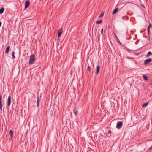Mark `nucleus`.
<instances>
[{
  "instance_id": "1",
  "label": "nucleus",
  "mask_w": 152,
  "mask_h": 152,
  "mask_svg": "<svg viewBox=\"0 0 152 152\" xmlns=\"http://www.w3.org/2000/svg\"><path fill=\"white\" fill-rule=\"evenodd\" d=\"M35 55L33 54L31 55L30 56L29 61V63L30 64H32L35 61Z\"/></svg>"
},
{
  "instance_id": "2",
  "label": "nucleus",
  "mask_w": 152,
  "mask_h": 152,
  "mask_svg": "<svg viewBox=\"0 0 152 152\" xmlns=\"http://www.w3.org/2000/svg\"><path fill=\"white\" fill-rule=\"evenodd\" d=\"M123 122L122 121H118L117 122L116 127L118 129H119L122 126Z\"/></svg>"
},
{
  "instance_id": "3",
  "label": "nucleus",
  "mask_w": 152,
  "mask_h": 152,
  "mask_svg": "<svg viewBox=\"0 0 152 152\" xmlns=\"http://www.w3.org/2000/svg\"><path fill=\"white\" fill-rule=\"evenodd\" d=\"M30 4V1L28 0H27L25 3V8L26 9L29 6Z\"/></svg>"
},
{
  "instance_id": "4",
  "label": "nucleus",
  "mask_w": 152,
  "mask_h": 152,
  "mask_svg": "<svg viewBox=\"0 0 152 152\" xmlns=\"http://www.w3.org/2000/svg\"><path fill=\"white\" fill-rule=\"evenodd\" d=\"M62 33V28H61L58 30V37L59 38L61 36Z\"/></svg>"
},
{
  "instance_id": "5",
  "label": "nucleus",
  "mask_w": 152,
  "mask_h": 152,
  "mask_svg": "<svg viewBox=\"0 0 152 152\" xmlns=\"http://www.w3.org/2000/svg\"><path fill=\"white\" fill-rule=\"evenodd\" d=\"M11 97L10 96H9L8 98V99L7 100V106L9 107L11 104Z\"/></svg>"
},
{
  "instance_id": "6",
  "label": "nucleus",
  "mask_w": 152,
  "mask_h": 152,
  "mask_svg": "<svg viewBox=\"0 0 152 152\" xmlns=\"http://www.w3.org/2000/svg\"><path fill=\"white\" fill-rule=\"evenodd\" d=\"M151 61H152V59L151 58H149V59H147L144 62V64H147L149 62Z\"/></svg>"
},
{
  "instance_id": "7",
  "label": "nucleus",
  "mask_w": 152,
  "mask_h": 152,
  "mask_svg": "<svg viewBox=\"0 0 152 152\" xmlns=\"http://www.w3.org/2000/svg\"><path fill=\"white\" fill-rule=\"evenodd\" d=\"M9 134L10 137V139H11L13 136V132L12 130H10V131Z\"/></svg>"
},
{
  "instance_id": "8",
  "label": "nucleus",
  "mask_w": 152,
  "mask_h": 152,
  "mask_svg": "<svg viewBox=\"0 0 152 152\" xmlns=\"http://www.w3.org/2000/svg\"><path fill=\"white\" fill-rule=\"evenodd\" d=\"M10 49V47L9 46H7L6 49L5 51V53L6 54H7L8 53V52H9V50Z\"/></svg>"
},
{
  "instance_id": "9",
  "label": "nucleus",
  "mask_w": 152,
  "mask_h": 152,
  "mask_svg": "<svg viewBox=\"0 0 152 152\" xmlns=\"http://www.w3.org/2000/svg\"><path fill=\"white\" fill-rule=\"evenodd\" d=\"M37 107H38L39 106V96L38 95H37Z\"/></svg>"
},
{
  "instance_id": "10",
  "label": "nucleus",
  "mask_w": 152,
  "mask_h": 152,
  "mask_svg": "<svg viewBox=\"0 0 152 152\" xmlns=\"http://www.w3.org/2000/svg\"><path fill=\"white\" fill-rule=\"evenodd\" d=\"M100 69V66L99 65H98L96 67V71L95 73L96 74H97L98 73L99 70Z\"/></svg>"
},
{
  "instance_id": "11",
  "label": "nucleus",
  "mask_w": 152,
  "mask_h": 152,
  "mask_svg": "<svg viewBox=\"0 0 152 152\" xmlns=\"http://www.w3.org/2000/svg\"><path fill=\"white\" fill-rule=\"evenodd\" d=\"M118 8H117L115 9L112 12L113 14H115L118 11Z\"/></svg>"
},
{
  "instance_id": "12",
  "label": "nucleus",
  "mask_w": 152,
  "mask_h": 152,
  "mask_svg": "<svg viewBox=\"0 0 152 152\" xmlns=\"http://www.w3.org/2000/svg\"><path fill=\"white\" fill-rule=\"evenodd\" d=\"M143 77L144 80H148V79L146 75H143Z\"/></svg>"
},
{
  "instance_id": "13",
  "label": "nucleus",
  "mask_w": 152,
  "mask_h": 152,
  "mask_svg": "<svg viewBox=\"0 0 152 152\" xmlns=\"http://www.w3.org/2000/svg\"><path fill=\"white\" fill-rule=\"evenodd\" d=\"M0 106H2V96L1 94H0Z\"/></svg>"
},
{
  "instance_id": "14",
  "label": "nucleus",
  "mask_w": 152,
  "mask_h": 152,
  "mask_svg": "<svg viewBox=\"0 0 152 152\" xmlns=\"http://www.w3.org/2000/svg\"><path fill=\"white\" fill-rule=\"evenodd\" d=\"M148 102H147L146 103L143 104L142 105V106L145 108L146 107L147 104H148Z\"/></svg>"
},
{
  "instance_id": "15",
  "label": "nucleus",
  "mask_w": 152,
  "mask_h": 152,
  "mask_svg": "<svg viewBox=\"0 0 152 152\" xmlns=\"http://www.w3.org/2000/svg\"><path fill=\"white\" fill-rule=\"evenodd\" d=\"M4 10V8H2L0 9V14H2V13Z\"/></svg>"
},
{
  "instance_id": "16",
  "label": "nucleus",
  "mask_w": 152,
  "mask_h": 152,
  "mask_svg": "<svg viewBox=\"0 0 152 152\" xmlns=\"http://www.w3.org/2000/svg\"><path fill=\"white\" fill-rule=\"evenodd\" d=\"M102 20H100L99 21H97L96 22V23L97 24H99L102 23Z\"/></svg>"
},
{
  "instance_id": "17",
  "label": "nucleus",
  "mask_w": 152,
  "mask_h": 152,
  "mask_svg": "<svg viewBox=\"0 0 152 152\" xmlns=\"http://www.w3.org/2000/svg\"><path fill=\"white\" fill-rule=\"evenodd\" d=\"M152 54V53L150 52L149 51L148 52V54L147 55V57H148L150 55H151Z\"/></svg>"
},
{
  "instance_id": "18",
  "label": "nucleus",
  "mask_w": 152,
  "mask_h": 152,
  "mask_svg": "<svg viewBox=\"0 0 152 152\" xmlns=\"http://www.w3.org/2000/svg\"><path fill=\"white\" fill-rule=\"evenodd\" d=\"M14 54H15V53L13 51V52H12V56L13 59L14 58H15V56H14Z\"/></svg>"
},
{
  "instance_id": "19",
  "label": "nucleus",
  "mask_w": 152,
  "mask_h": 152,
  "mask_svg": "<svg viewBox=\"0 0 152 152\" xmlns=\"http://www.w3.org/2000/svg\"><path fill=\"white\" fill-rule=\"evenodd\" d=\"M104 14V13L102 12L101 13V14H100V16H99V17L100 18V17H102L103 16Z\"/></svg>"
},
{
  "instance_id": "20",
  "label": "nucleus",
  "mask_w": 152,
  "mask_h": 152,
  "mask_svg": "<svg viewBox=\"0 0 152 152\" xmlns=\"http://www.w3.org/2000/svg\"><path fill=\"white\" fill-rule=\"evenodd\" d=\"M87 69V70H88V71H90L91 70V68H90V66H88Z\"/></svg>"
},
{
  "instance_id": "21",
  "label": "nucleus",
  "mask_w": 152,
  "mask_h": 152,
  "mask_svg": "<svg viewBox=\"0 0 152 152\" xmlns=\"http://www.w3.org/2000/svg\"><path fill=\"white\" fill-rule=\"evenodd\" d=\"M114 35H115V37L117 39V40L119 42H120V41L119 40V39H118V38L117 37V36L116 35L115 33H114Z\"/></svg>"
},
{
  "instance_id": "22",
  "label": "nucleus",
  "mask_w": 152,
  "mask_h": 152,
  "mask_svg": "<svg viewBox=\"0 0 152 152\" xmlns=\"http://www.w3.org/2000/svg\"><path fill=\"white\" fill-rule=\"evenodd\" d=\"M77 111H76L74 112V114L75 115H77Z\"/></svg>"
},
{
  "instance_id": "23",
  "label": "nucleus",
  "mask_w": 152,
  "mask_h": 152,
  "mask_svg": "<svg viewBox=\"0 0 152 152\" xmlns=\"http://www.w3.org/2000/svg\"><path fill=\"white\" fill-rule=\"evenodd\" d=\"M152 26V25L151 24H150L149 26H148V28H149L150 27H151Z\"/></svg>"
},
{
  "instance_id": "24",
  "label": "nucleus",
  "mask_w": 152,
  "mask_h": 152,
  "mask_svg": "<svg viewBox=\"0 0 152 152\" xmlns=\"http://www.w3.org/2000/svg\"><path fill=\"white\" fill-rule=\"evenodd\" d=\"M101 34L102 35L103 34V29L102 28L101 30Z\"/></svg>"
},
{
  "instance_id": "25",
  "label": "nucleus",
  "mask_w": 152,
  "mask_h": 152,
  "mask_svg": "<svg viewBox=\"0 0 152 152\" xmlns=\"http://www.w3.org/2000/svg\"><path fill=\"white\" fill-rule=\"evenodd\" d=\"M127 51L129 52H131L132 51V50H130L129 49H128L127 50Z\"/></svg>"
},
{
  "instance_id": "26",
  "label": "nucleus",
  "mask_w": 152,
  "mask_h": 152,
  "mask_svg": "<svg viewBox=\"0 0 152 152\" xmlns=\"http://www.w3.org/2000/svg\"><path fill=\"white\" fill-rule=\"evenodd\" d=\"M148 34H150V30H149V28H148Z\"/></svg>"
},
{
  "instance_id": "27",
  "label": "nucleus",
  "mask_w": 152,
  "mask_h": 152,
  "mask_svg": "<svg viewBox=\"0 0 152 152\" xmlns=\"http://www.w3.org/2000/svg\"><path fill=\"white\" fill-rule=\"evenodd\" d=\"M2 106H0V110L1 111H2Z\"/></svg>"
},
{
  "instance_id": "28",
  "label": "nucleus",
  "mask_w": 152,
  "mask_h": 152,
  "mask_svg": "<svg viewBox=\"0 0 152 152\" xmlns=\"http://www.w3.org/2000/svg\"><path fill=\"white\" fill-rule=\"evenodd\" d=\"M142 7H143L144 9L145 8V7L143 5H141Z\"/></svg>"
},
{
  "instance_id": "29",
  "label": "nucleus",
  "mask_w": 152,
  "mask_h": 152,
  "mask_svg": "<svg viewBox=\"0 0 152 152\" xmlns=\"http://www.w3.org/2000/svg\"><path fill=\"white\" fill-rule=\"evenodd\" d=\"M138 41H139V40H137V41H136V42H135V44H136V45L137 44V42H138Z\"/></svg>"
},
{
  "instance_id": "30",
  "label": "nucleus",
  "mask_w": 152,
  "mask_h": 152,
  "mask_svg": "<svg viewBox=\"0 0 152 152\" xmlns=\"http://www.w3.org/2000/svg\"><path fill=\"white\" fill-rule=\"evenodd\" d=\"M152 149V145L149 148L150 150H151Z\"/></svg>"
},
{
  "instance_id": "31",
  "label": "nucleus",
  "mask_w": 152,
  "mask_h": 152,
  "mask_svg": "<svg viewBox=\"0 0 152 152\" xmlns=\"http://www.w3.org/2000/svg\"><path fill=\"white\" fill-rule=\"evenodd\" d=\"M1 22L0 21V27L1 26Z\"/></svg>"
},
{
  "instance_id": "32",
  "label": "nucleus",
  "mask_w": 152,
  "mask_h": 152,
  "mask_svg": "<svg viewBox=\"0 0 152 152\" xmlns=\"http://www.w3.org/2000/svg\"><path fill=\"white\" fill-rule=\"evenodd\" d=\"M110 132H111V131H110H110H108V132H109V133H110Z\"/></svg>"
},
{
  "instance_id": "33",
  "label": "nucleus",
  "mask_w": 152,
  "mask_h": 152,
  "mask_svg": "<svg viewBox=\"0 0 152 152\" xmlns=\"http://www.w3.org/2000/svg\"><path fill=\"white\" fill-rule=\"evenodd\" d=\"M126 18H127V19H128V17L127 16H126Z\"/></svg>"
},
{
  "instance_id": "34",
  "label": "nucleus",
  "mask_w": 152,
  "mask_h": 152,
  "mask_svg": "<svg viewBox=\"0 0 152 152\" xmlns=\"http://www.w3.org/2000/svg\"><path fill=\"white\" fill-rule=\"evenodd\" d=\"M40 1L41 0H39Z\"/></svg>"
},
{
  "instance_id": "35",
  "label": "nucleus",
  "mask_w": 152,
  "mask_h": 152,
  "mask_svg": "<svg viewBox=\"0 0 152 152\" xmlns=\"http://www.w3.org/2000/svg\"><path fill=\"white\" fill-rule=\"evenodd\" d=\"M147 1L148 0H146Z\"/></svg>"
}]
</instances>
